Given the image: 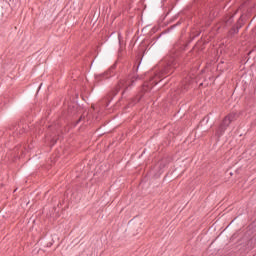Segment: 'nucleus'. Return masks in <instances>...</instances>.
<instances>
[{
  "label": "nucleus",
  "mask_w": 256,
  "mask_h": 256,
  "mask_svg": "<svg viewBox=\"0 0 256 256\" xmlns=\"http://www.w3.org/2000/svg\"><path fill=\"white\" fill-rule=\"evenodd\" d=\"M179 54L175 51H171L155 68L146 75V81L144 82V91H151L155 85L159 83V79L164 75H171L173 71L179 67Z\"/></svg>",
  "instance_id": "f257e3e1"
},
{
  "label": "nucleus",
  "mask_w": 256,
  "mask_h": 256,
  "mask_svg": "<svg viewBox=\"0 0 256 256\" xmlns=\"http://www.w3.org/2000/svg\"><path fill=\"white\" fill-rule=\"evenodd\" d=\"M137 79H139V76L134 74L132 76L119 80L116 86L115 95H117L119 91H121V89H123V93H125V91L129 89V87H133V85H135V82L137 81Z\"/></svg>",
  "instance_id": "f03ea898"
},
{
  "label": "nucleus",
  "mask_w": 256,
  "mask_h": 256,
  "mask_svg": "<svg viewBox=\"0 0 256 256\" xmlns=\"http://www.w3.org/2000/svg\"><path fill=\"white\" fill-rule=\"evenodd\" d=\"M194 9L197 11L198 15H207L211 11V4L209 0H195Z\"/></svg>",
  "instance_id": "7ed1b4c3"
},
{
  "label": "nucleus",
  "mask_w": 256,
  "mask_h": 256,
  "mask_svg": "<svg viewBox=\"0 0 256 256\" xmlns=\"http://www.w3.org/2000/svg\"><path fill=\"white\" fill-rule=\"evenodd\" d=\"M115 69H117V63H114L106 72L96 75V81L101 83L102 81H105V79H111V77L115 75Z\"/></svg>",
  "instance_id": "20e7f679"
},
{
  "label": "nucleus",
  "mask_w": 256,
  "mask_h": 256,
  "mask_svg": "<svg viewBox=\"0 0 256 256\" xmlns=\"http://www.w3.org/2000/svg\"><path fill=\"white\" fill-rule=\"evenodd\" d=\"M227 127H229V125H226L224 120H222L221 124L219 125L218 129L216 130V136L218 138L223 137V135H225V131H227Z\"/></svg>",
  "instance_id": "39448f33"
},
{
  "label": "nucleus",
  "mask_w": 256,
  "mask_h": 256,
  "mask_svg": "<svg viewBox=\"0 0 256 256\" xmlns=\"http://www.w3.org/2000/svg\"><path fill=\"white\" fill-rule=\"evenodd\" d=\"M237 119V113L235 112H231L230 114H228L224 119L223 122L226 125H231V123H233V121H235Z\"/></svg>",
  "instance_id": "423d86ee"
},
{
  "label": "nucleus",
  "mask_w": 256,
  "mask_h": 256,
  "mask_svg": "<svg viewBox=\"0 0 256 256\" xmlns=\"http://www.w3.org/2000/svg\"><path fill=\"white\" fill-rule=\"evenodd\" d=\"M27 125L23 126L21 124L18 125V127L14 128L13 135H23V133H27Z\"/></svg>",
  "instance_id": "0eeeda50"
},
{
  "label": "nucleus",
  "mask_w": 256,
  "mask_h": 256,
  "mask_svg": "<svg viewBox=\"0 0 256 256\" xmlns=\"http://www.w3.org/2000/svg\"><path fill=\"white\" fill-rule=\"evenodd\" d=\"M165 167H167V162L166 161H159L157 164H156V170H158L156 176L159 177V175H161L163 173V169H165Z\"/></svg>",
  "instance_id": "6e6552de"
},
{
  "label": "nucleus",
  "mask_w": 256,
  "mask_h": 256,
  "mask_svg": "<svg viewBox=\"0 0 256 256\" xmlns=\"http://www.w3.org/2000/svg\"><path fill=\"white\" fill-rule=\"evenodd\" d=\"M141 61H143V55H138L137 60L134 62L132 71L133 73H137L139 71V67L141 66Z\"/></svg>",
  "instance_id": "1a4fd4ad"
},
{
  "label": "nucleus",
  "mask_w": 256,
  "mask_h": 256,
  "mask_svg": "<svg viewBox=\"0 0 256 256\" xmlns=\"http://www.w3.org/2000/svg\"><path fill=\"white\" fill-rule=\"evenodd\" d=\"M241 25L239 24H234L232 28L228 31L229 37H233L234 35H237L239 33V29H241Z\"/></svg>",
  "instance_id": "9d476101"
},
{
  "label": "nucleus",
  "mask_w": 256,
  "mask_h": 256,
  "mask_svg": "<svg viewBox=\"0 0 256 256\" xmlns=\"http://www.w3.org/2000/svg\"><path fill=\"white\" fill-rule=\"evenodd\" d=\"M233 15L232 16H228L226 17L223 22H222V27L223 29H227L229 27V25H233Z\"/></svg>",
  "instance_id": "9b49d317"
},
{
  "label": "nucleus",
  "mask_w": 256,
  "mask_h": 256,
  "mask_svg": "<svg viewBox=\"0 0 256 256\" xmlns=\"http://www.w3.org/2000/svg\"><path fill=\"white\" fill-rule=\"evenodd\" d=\"M201 35V31L199 30H193L191 32L190 38L193 41V39H197V37H199Z\"/></svg>",
  "instance_id": "f8f14e48"
},
{
  "label": "nucleus",
  "mask_w": 256,
  "mask_h": 256,
  "mask_svg": "<svg viewBox=\"0 0 256 256\" xmlns=\"http://www.w3.org/2000/svg\"><path fill=\"white\" fill-rule=\"evenodd\" d=\"M181 20H179L176 24L170 26V29H175V27H179V25H181Z\"/></svg>",
  "instance_id": "ddd939ff"
},
{
  "label": "nucleus",
  "mask_w": 256,
  "mask_h": 256,
  "mask_svg": "<svg viewBox=\"0 0 256 256\" xmlns=\"http://www.w3.org/2000/svg\"><path fill=\"white\" fill-rule=\"evenodd\" d=\"M50 143H51V147H54V145L57 143V139L56 138H52Z\"/></svg>",
  "instance_id": "4468645a"
},
{
  "label": "nucleus",
  "mask_w": 256,
  "mask_h": 256,
  "mask_svg": "<svg viewBox=\"0 0 256 256\" xmlns=\"http://www.w3.org/2000/svg\"><path fill=\"white\" fill-rule=\"evenodd\" d=\"M81 121V118H79L75 123H74V127H77V125H79V122Z\"/></svg>",
  "instance_id": "2eb2a0df"
},
{
  "label": "nucleus",
  "mask_w": 256,
  "mask_h": 256,
  "mask_svg": "<svg viewBox=\"0 0 256 256\" xmlns=\"http://www.w3.org/2000/svg\"><path fill=\"white\" fill-rule=\"evenodd\" d=\"M119 43H121V34L118 35Z\"/></svg>",
  "instance_id": "dca6fc26"
},
{
  "label": "nucleus",
  "mask_w": 256,
  "mask_h": 256,
  "mask_svg": "<svg viewBox=\"0 0 256 256\" xmlns=\"http://www.w3.org/2000/svg\"><path fill=\"white\" fill-rule=\"evenodd\" d=\"M246 249H248V251H251V249H253V248H246Z\"/></svg>",
  "instance_id": "f3484780"
}]
</instances>
